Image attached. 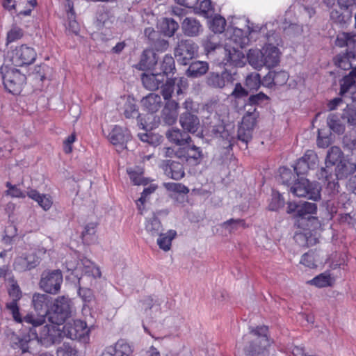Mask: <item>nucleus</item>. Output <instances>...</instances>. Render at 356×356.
I'll return each mask as SVG.
<instances>
[{
	"mask_svg": "<svg viewBox=\"0 0 356 356\" xmlns=\"http://www.w3.org/2000/svg\"><path fill=\"white\" fill-rule=\"evenodd\" d=\"M160 86L161 88V94L164 99L170 101L174 90L175 89V80L168 79L165 83L163 81Z\"/></svg>",
	"mask_w": 356,
	"mask_h": 356,
	"instance_id": "3c124183",
	"label": "nucleus"
},
{
	"mask_svg": "<svg viewBox=\"0 0 356 356\" xmlns=\"http://www.w3.org/2000/svg\"><path fill=\"white\" fill-rule=\"evenodd\" d=\"M202 45L205 51L209 54L220 47V39L219 35L211 33L202 40Z\"/></svg>",
	"mask_w": 356,
	"mask_h": 356,
	"instance_id": "79ce46f5",
	"label": "nucleus"
},
{
	"mask_svg": "<svg viewBox=\"0 0 356 356\" xmlns=\"http://www.w3.org/2000/svg\"><path fill=\"white\" fill-rule=\"evenodd\" d=\"M245 356H265L273 341L268 337V327L265 325L250 327L243 337Z\"/></svg>",
	"mask_w": 356,
	"mask_h": 356,
	"instance_id": "f257e3e1",
	"label": "nucleus"
},
{
	"mask_svg": "<svg viewBox=\"0 0 356 356\" xmlns=\"http://www.w3.org/2000/svg\"><path fill=\"white\" fill-rule=\"evenodd\" d=\"M149 44L154 50L161 52L166 51L169 47L168 41L162 38L161 35Z\"/></svg>",
	"mask_w": 356,
	"mask_h": 356,
	"instance_id": "69168bd1",
	"label": "nucleus"
},
{
	"mask_svg": "<svg viewBox=\"0 0 356 356\" xmlns=\"http://www.w3.org/2000/svg\"><path fill=\"white\" fill-rule=\"evenodd\" d=\"M58 356H77L76 349L71 344L64 343L57 349Z\"/></svg>",
	"mask_w": 356,
	"mask_h": 356,
	"instance_id": "13d9d810",
	"label": "nucleus"
},
{
	"mask_svg": "<svg viewBox=\"0 0 356 356\" xmlns=\"http://www.w3.org/2000/svg\"><path fill=\"white\" fill-rule=\"evenodd\" d=\"M209 132L211 136L216 138H221L223 143L222 147L227 149H231L235 142L234 130L230 124L225 125L219 123L210 127Z\"/></svg>",
	"mask_w": 356,
	"mask_h": 356,
	"instance_id": "9b49d317",
	"label": "nucleus"
},
{
	"mask_svg": "<svg viewBox=\"0 0 356 356\" xmlns=\"http://www.w3.org/2000/svg\"><path fill=\"white\" fill-rule=\"evenodd\" d=\"M268 76L274 85L279 86L284 84L289 77L288 74L284 71L270 72Z\"/></svg>",
	"mask_w": 356,
	"mask_h": 356,
	"instance_id": "4d7b16f0",
	"label": "nucleus"
},
{
	"mask_svg": "<svg viewBox=\"0 0 356 356\" xmlns=\"http://www.w3.org/2000/svg\"><path fill=\"white\" fill-rule=\"evenodd\" d=\"M158 59L156 54L152 49H145L143 51L140 62L136 65L139 70L145 71L152 69L156 63Z\"/></svg>",
	"mask_w": 356,
	"mask_h": 356,
	"instance_id": "cd10ccee",
	"label": "nucleus"
},
{
	"mask_svg": "<svg viewBox=\"0 0 356 356\" xmlns=\"http://www.w3.org/2000/svg\"><path fill=\"white\" fill-rule=\"evenodd\" d=\"M327 124L329 128L337 134H342L345 131V123L342 121L341 115L331 113L327 116Z\"/></svg>",
	"mask_w": 356,
	"mask_h": 356,
	"instance_id": "e433bc0d",
	"label": "nucleus"
},
{
	"mask_svg": "<svg viewBox=\"0 0 356 356\" xmlns=\"http://www.w3.org/2000/svg\"><path fill=\"white\" fill-rule=\"evenodd\" d=\"M179 26L173 19L164 18L162 22L161 29L165 35L172 37L178 30Z\"/></svg>",
	"mask_w": 356,
	"mask_h": 356,
	"instance_id": "a18cd8bd",
	"label": "nucleus"
},
{
	"mask_svg": "<svg viewBox=\"0 0 356 356\" xmlns=\"http://www.w3.org/2000/svg\"><path fill=\"white\" fill-rule=\"evenodd\" d=\"M341 118L344 123L356 127V109L346 106L341 114Z\"/></svg>",
	"mask_w": 356,
	"mask_h": 356,
	"instance_id": "603ef678",
	"label": "nucleus"
},
{
	"mask_svg": "<svg viewBox=\"0 0 356 356\" xmlns=\"http://www.w3.org/2000/svg\"><path fill=\"white\" fill-rule=\"evenodd\" d=\"M29 332L16 334L11 332L8 334L10 346L14 349H20L22 353L29 351V343L34 340L35 333H32L29 328Z\"/></svg>",
	"mask_w": 356,
	"mask_h": 356,
	"instance_id": "2eb2a0df",
	"label": "nucleus"
},
{
	"mask_svg": "<svg viewBox=\"0 0 356 356\" xmlns=\"http://www.w3.org/2000/svg\"><path fill=\"white\" fill-rule=\"evenodd\" d=\"M245 110L246 114L243 117L241 125L253 130L257 124V119L259 118V112L257 111L256 108H247Z\"/></svg>",
	"mask_w": 356,
	"mask_h": 356,
	"instance_id": "a19ab883",
	"label": "nucleus"
},
{
	"mask_svg": "<svg viewBox=\"0 0 356 356\" xmlns=\"http://www.w3.org/2000/svg\"><path fill=\"white\" fill-rule=\"evenodd\" d=\"M90 330L86 323L79 320H72L63 326V334L72 340L86 342L89 339Z\"/></svg>",
	"mask_w": 356,
	"mask_h": 356,
	"instance_id": "9d476101",
	"label": "nucleus"
},
{
	"mask_svg": "<svg viewBox=\"0 0 356 356\" xmlns=\"http://www.w3.org/2000/svg\"><path fill=\"white\" fill-rule=\"evenodd\" d=\"M355 78H356V67L340 81L339 95L341 96H344L347 93H350L352 96V92L356 91Z\"/></svg>",
	"mask_w": 356,
	"mask_h": 356,
	"instance_id": "c85d7f7f",
	"label": "nucleus"
},
{
	"mask_svg": "<svg viewBox=\"0 0 356 356\" xmlns=\"http://www.w3.org/2000/svg\"><path fill=\"white\" fill-rule=\"evenodd\" d=\"M334 61L338 67L343 70L350 69L353 70L355 68L353 66L356 62V47H355V49L346 50L345 53L337 55L334 58Z\"/></svg>",
	"mask_w": 356,
	"mask_h": 356,
	"instance_id": "aec40b11",
	"label": "nucleus"
},
{
	"mask_svg": "<svg viewBox=\"0 0 356 356\" xmlns=\"http://www.w3.org/2000/svg\"><path fill=\"white\" fill-rule=\"evenodd\" d=\"M26 195L29 197L37 202L44 211H47L51 207L53 202L49 195L40 194L37 191L33 189L27 191Z\"/></svg>",
	"mask_w": 356,
	"mask_h": 356,
	"instance_id": "473e14b6",
	"label": "nucleus"
},
{
	"mask_svg": "<svg viewBox=\"0 0 356 356\" xmlns=\"http://www.w3.org/2000/svg\"><path fill=\"white\" fill-rule=\"evenodd\" d=\"M40 258L35 254H24L15 259L13 268L16 271L25 272L35 268L40 264Z\"/></svg>",
	"mask_w": 356,
	"mask_h": 356,
	"instance_id": "f3484780",
	"label": "nucleus"
},
{
	"mask_svg": "<svg viewBox=\"0 0 356 356\" xmlns=\"http://www.w3.org/2000/svg\"><path fill=\"white\" fill-rule=\"evenodd\" d=\"M179 147L178 152L180 156V161L186 162L191 165H199L204 158V153L201 147L195 145Z\"/></svg>",
	"mask_w": 356,
	"mask_h": 356,
	"instance_id": "4468645a",
	"label": "nucleus"
},
{
	"mask_svg": "<svg viewBox=\"0 0 356 356\" xmlns=\"http://www.w3.org/2000/svg\"><path fill=\"white\" fill-rule=\"evenodd\" d=\"M35 58L36 52L33 48L22 45L13 51L11 61L15 66H24L33 63Z\"/></svg>",
	"mask_w": 356,
	"mask_h": 356,
	"instance_id": "ddd939ff",
	"label": "nucleus"
},
{
	"mask_svg": "<svg viewBox=\"0 0 356 356\" xmlns=\"http://www.w3.org/2000/svg\"><path fill=\"white\" fill-rule=\"evenodd\" d=\"M3 83L5 88L10 93H20L22 86L26 81V76L15 68L2 69Z\"/></svg>",
	"mask_w": 356,
	"mask_h": 356,
	"instance_id": "0eeeda50",
	"label": "nucleus"
},
{
	"mask_svg": "<svg viewBox=\"0 0 356 356\" xmlns=\"http://www.w3.org/2000/svg\"><path fill=\"white\" fill-rule=\"evenodd\" d=\"M305 163L308 164L310 169H314L317 167L318 159L317 154L313 150H307L302 156Z\"/></svg>",
	"mask_w": 356,
	"mask_h": 356,
	"instance_id": "680f3d73",
	"label": "nucleus"
},
{
	"mask_svg": "<svg viewBox=\"0 0 356 356\" xmlns=\"http://www.w3.org/2000/svg\"><path fill=\"white\" fill-rule=\"evenodd\" d=\"M249 91L243 88L241 83H236L234 89L232 92L230 97L236 101L243 100L245 102L248 99Z\"/></svg>",
	"mask_w": 356,
	"mask_h": 356,
	"instance_id": "6e6d98bb",
	"label": "nucleus"
},
{
	"mask_svg": "<svg viewBox=\"0 0 356 356\" xmlns=\"http://www.w3.org/2000/svg\"><path fill=\"white\" fill-rule=\"evenodd\" d=\"M145 231L152 236H158L163 231L162 225L158 218L153 214L147 218Z\"/></svg>",
	"mask_w": 356,
	"mask_h": 356,
	"instance_id": "4c0bfd02",
	"label": "nucleus"
},
{
	"mask_svg": "<svg viewBox=\"0 0 356 356\" xmlns=\"http://www.w3.org/2000/svg\"><path fill=\"white\" fill-rule=\"evenodd\" d=\"M108 140L121 149H125L127 143L131 139L128 129L120 126H115L108 136Z\"/></svg>",
	"mask_w": 356,
	"mask_h": 356,
	"instance_id": "6ab92c4d",
	"label": "nucleus"
},
{
	"mask_svg": "<svg viewBox=\"0 0 356 356\" xmlns=\"http://www.w3.org/2000/svg\"><path fill=\"white\" fill-rule=\"evenodd\" d=\"M245 222L242 219H229L225 222H224L222 225V227L226 229H228L229 232L233 229H236L239 227H244Z\"/></svg>",
	"mask_w": 356,
	"mask_h": 356,
	"instance_id": "338daca9",
	"label": "nucleus"
},
{
	"mask_svg": "<svg viewBox=\"0 0 356 356\" xmlns=\"http://www.w3.org/2000/svg\"><path fill=\"white\" fill-rule=\"evenodd\" d=\"M162 168L168 177L175 180L181 179L185 175L183 165L175 161H163Z\"/></svg>",
	"mask_w": 356,
	"mask_h": 356,
	"instance_id": "4be33fe9",
	"label": "nucleus"
},
{
	"mask_svg": "<svg viewBox=\"0 0 356 356\" xmlns=\"http://www.w3.org/2000/svg\"><path fill=\"white\" fill-rule=\"evenodd\" d=\"M343 155V154L339 147L333 146L330 147L327 151L325 159V168H321L318 174V179L328 181V185H330V179L332 177V171L330 170V168L337 163L341 162Z\"/></svg>",
	"mask_w": 356,
	"mask_h": 356,
	"instance_id": "f8f14e48",
	"label": "nucleus"
},
{
	"mask_svg": "<svg viewBox=\"0 0 356 356\" xmlns=\"http://www.w3.org/2000/svg\"><path fill=\"white\" fill-rule=\"evenodd\" d=\"M268 97L263 92H259L256 95H250L248 97V100L244 103V108H255L256 105H258L265 100H267Z\"/></svg>",
	"mask_w": 356,
	"mask_h": 356,
	"instance_id": "5fc2aeb1",
	"label": "nucleus"
},
{
	"mask_svg": "<svg viewBox=\"0 0 356 356\" xmlns=\"http://www.w3.org/2000/svg\"><path fill=\"white\" fill-rule=\"evenodd\" d=\"M107 348L115 356H129L133 352L131 345L124 339H120L113 346Z\"/></svg>",
	"mask_w": 356,
	"mask_h": 356,
	"instance_id": "72a5a7b5",
	"label": "nucleus"
},
{
	"mask_svg": "<svg viewBox=\"0 0 356 356\" xmlns=\"http://www.w3.org/2000/svg\"><path fill=\"white\" fill-rule=\"evenodd\" d=\"M295 196L305 197L308 199L317 200L320 199V187L315 182H310L308 179L301 178L298 179L290 188Z\"/></svg>",
	"mask_w": 356,
	"mask_h": 356,
	"instance_id": "6e6552de",
	"label": "nucleus"
},
{
	"mask_svg": "<svg viewBox=\"0 0 356 356\" xmlns=\"http://www.w3.org/2000/svg\"><path fill=\"white\" fill-rule=\"evenodd\" d=\"M177 232L175 230H168L166 233L161 232L158 236L157 244L159 247L164 251H168L170 249L172 241L175 238Z\"/></svg>",
	"mask_w": 356,
	"mask_h": 356,
	"instance_id": "ea45409f",
	"label": "nucleus"
},
{
	"mask_svg": "<svg viewBox=\"0 0 356 356\" xmlns=\"http://www.w3.org/2000/svg\"><path fill=\"white\" fill-rule=\"evenodd\" d=\"M261 86V78L258 73L253 72L245 79V86L250 91L257 90Z\"/></svg>",
	"mask_w": 356,
	"mask_h": 356,
	"instance_id": "864d4df0",
	"label": "nucleus"
},
{
	"mask_svg": "<svg viewBox=\"0 0 356 356\" xmlns=\"http://www.w3.org/2000/svg\"><path fill=\"white\" fill-rule=\"evenodd\" d=\"M179 123L181 127L188 133L194 134L200 127V120L194 112H184L181 114Z\"/></svg>",
	"mask_w": 356,
	"mask_h": 356,
	"instance_id": "b1692460",
	"label": "nucleus"
},
{
	"mask_svg": "<svg viewBox=\"0 0 356 356\" xmlns=\"http://www.w3.org/2000/svg\"><path fill=\"white\" fill-rule=\"evenodd\" d=\"M280 177L283 184L290 186L298 180L292 171L287 168H283L280 172Z\"/></svg>",
	"mask_w": 356,
	"mask_h": 356,
	"instance_id": "052dcab7",
	"label": "nucleus"
},
{
	"mask_svg": "<svg viewBox=\"0 0 356 356\" xmlns=\"http://www.w3.org/2000/svg\"><path fill=\"white\" fill-rule=\"evenodd\" d=\"M248 60L255 69L260 70L266 66L262 49H250L248 54Z\"/></svg>",
	"mask_w": 356,
	"mask_h": 356,
	"instance_id": "c9c22d12",
	"label": "nucleus"
},
{
	"mask_svg": "<svg viewBox=\"0 0 356 356\" xmlns=\"http://www.w3.org/2000/svg\"><path fill=\"white\" fill-rule=\"evenodd\" d=\"M183 33L188 37L198 36L203 31V27L199 20L195 17H186L181 23Z\"/></svg>",
	"mask_w": 356,
	"mask_h": 356,
	"instance_id": "393cba45",
	"label": "nucleus"
},
{
	"mask_svg": "<svg viewBox=\"0 0 356 356\" xmlns=\"http://www.w3.org/2000/svg\"><path fill=\"white\" fill-rule=\"evenodd\" d=\"M198 45L191 39H181L174 49V55L179 64L186 65L197 54Z\"/></svg>",
	"mask_w": 356,
	"mask_h": 356,
	"instance_id": "423d86ee",
	"label": "nucleus"
},
{
	"mask_svg": "<svg viewBox=\"0 0 356 356\" xmlns=\"http://www.w3.org/2000/svg\"><path fill=\"white\" fill-rule=\"evenodd\" d=\"M63 275L60 270H44L41 274L40 287L46 293L56 294L60 289Z\"/></svg>",
	"mask_w": 356,
	"mask_h": 356,
	"instance_id": "1a4fd4ad",
	"label": "nucleus"
},
{
	"mask_svg": "<svg viewBox=\"0 0 356 356\" xmlns=\"http://www.w3.org/2000/svg\"><path fill=\"white\" fill-rule=\"evenodd\" d=\"M229 41L235 44V47L243 48L249 44L250 38L246 31L238 28H234Z\"/></svg>",
	"mask_w": 356,
	"mask_h": 356,
	"instance_id": "2f4dec72",
	"label": "nucleus"
},
{
	"mask_svg": "<svg viewBox=\"0 0 356 356\" xmlns=\"http://www.w3.org/2000/svg\"><path fill=\"white\" fill-rule=\"evenodd\" d=\"M52 298L44 293H35L32 297V304L34 309L38 312V316L28 314L24 317L25 323H35L42 325L45 322V318H49L50 306L52 303Z\"/></svg>",
	"mask_w": 356,
	"mask_h": 356,
	"instance_id": "f03ea898",
	"label": "nucleus"
},
{
	"mask_svg": "<svg viewBox=\"0 0 356 356\" xmlns=\"http://www.w3.org/2000/svg\"><path fill=\"white\" fill-rule=\"evenodd\" d=\"M141 104L147 111L153 113L161 108V97L159 95L150 93L142 99Z\"/></svg>",
	"mask_w": 356,
	"mask_h": 356,
	"instance_id": "c756f323",
	"label": "nucleus"
},
{
	"mask_svg": "<svg viewBox=\"0 0 356 356\" xmlns=\"http://www.w3.org/2000/svg\"><path fill=\"white\" fill-rule=\"evenodd\" d=\"M268 43L261 49L265 65L268 68L273 67L280 62V51L275 45H279L281 39L275 31L266 34Z\"/></svg>",
	"mask_w": 356,
	"mask_h": 356,
	"instance_id": "39448f33",
	"label": "nucleus"
},
{
	"mask_svg": "<svg viewBox=\"0 0 356 356\" xmlns=\"http://www.w3.org/2000/svg\"><path fill=\"white\" fill-rule=\"evenodd\" d=\"M208 70V63L197 60L190 63V65L186 70V75L189 77L197 78L206 74Z\"/></svg>",
	"mask_w": 356,
	"mask_h": 356,
	"instance_id": "7c9ffc66",
	"label": "nucleus"
},
{
	"mask_svg": "<svg viewBox=\"0 0 356 356\" xmlns=\"http://www.w3.org/2000/svg\"><path fill=\"white\" fill-rule=\"evenodd\" d=\"M124 115L127 118H139L140 115L134 99H127L124 105Z\"/></svg>",
	"mask_w": 356,
	"mask_h": 356,
	"instance_id": "de8ad7c7",
	"label": "nucleus"
},
{
	"mask_svg": "<svg viewBox=\"0 0 356 356\" xmlns=\"http://www.w3.org/2000/svg\"><path fill=\"white\" fill-rule=\"evenodd\" d=\"M165 76L161 73H143L141 74V81L143 86L149 90H156L159 89L161 83L165 81Z\"/></svg>",
	"mask_w": 356,
	"mask_h": 356,
	"instance_id": "a878e982",
	"label": "nucleus"
},
{
	"mask_svg": "<svg viewBox=\"0 0 356 356\" xmlns=\"http://www.w3.org/2000/svg\"><path fill=\"white\" fill-rule=\"evenodd\" d=\"M238 48L233 47L229 49H224L225 64L229 63L237 67H241L245 64L244 54Z\"/></svg>",
	"mask_w": 356,
	"mask_h": 356,
	"instance_id": "bb28decb",
	"label": "nucleus"
},
{
	"mask_svg": "<svg viewBox=\"0 0 356 356\" xmlns=\"http://www.w3.org/2000/svg\"><path fill=\"white\" fill-rule=\"evenodd\" d=\"M31 325L30 331L35 333L34 340L41 345L49 347L56 343H59L62 338V331L58 325H46L41 327L42 325H35V323H27Z\"/></svg>",
	"mask_w": 356,
	"mask_h": 356,
	"instance_id": "7ed1b4c3",
	"label": "nucleus"
},
{
	"mask_svg": "<svg viewBox=\"0 0 356 356\" xmlns=\"http://www.w3.org/2000/svg\"><path fill=\"white\" fill-rule=\"evenodd\" d=\"M336 45L339 47H347L346 50L355 49L356 48V35L342 32L337 35Z\"/></svg>",
	"mask_w": 356,
	"mask_h": 356,
	"instance_id": "f704fd0d",
	"label": "nucleus"
},
{
	"mask_svg": "<svg viewBox=\"0 0 356 356\" xmlns=\"http://www.w3.org/2000/svg\"><path fill=\"white\" fill-rule=\"evenodd\" d=\"M29 332L16 334L11 332L8 334L10 346L14 349H20L22 353L29 351V343L34 340L35 333H32L29 328Z\"/></svg>",
	"mask_w": 356,
	"mask_h": 356,
	"instance_id": "dca6fc26",
	"label": "nucleus"
},
{
	"mask_svg": "<svg viewBox=\"0 0 356 356\" xmlns=\"http://www.w3.org/2000/svg\"><path fill=\"white\" fill-rule=\"evenodd\" d=\"M165 136L168 140L175 144L177 146H184L189 144L191 141V138L186 131L181 130L178 128H171L165 133Z\"/></svg>",
	"mask_w": 356,
	"mask_h": 356,
	"instance_id": "5701e85b",
	"label": "nucleus"
},
{
	"mask_svg": "<svg viewBox=\"0 0 356 356\" xmlns=\"http://www.w3.org/2000/svg\"><path fill=\"white\" fill-rule=\"evenodd\" d=\"M82 264L83 265V269L86 268H92L91 270H87L86 271V274L88 276H92L93 277H101V271L99 268L96 266L90 260L84 259L82 261Z\"/></svg>",
	"mask_w": 356,
	"mask_h": 356,
	"instance_id": "e2e57ef3",
	"label": "nucleus"
},
{
	"mask_svg": "<svg viewBox=\"0 0 356 356\" xmlns=\"http://www.w3.org/2000/svg\"><path fill=\"white\" fill-rule=\"evenodd\" d=\"M160 69L162 71L161 73L163 74L165 77L168 74L173 73L175 70L174 58L170 54L165 55L161 63Z\"/></svg>",
	"mask_w": 356,
	"mask_h": 356,
	"instance_id": "49530a36",
	"label": "nucleus"
},
{
	"mask_svg": "<svg viewBox=\"0 0 356 356\" xmlns=\"http://www.w3.org/2000/svg\"><path fill=\"white\" fill-rule=\"evenodd\" d=\"M236 73H232L227 70L221 73L210 72L207 77V83L209 86L216 88H222L235 80Z\"/></svg>",
	"mask_w": 356,
	"mask_h": 356,
	"instance_id": "a211bd4d",
	"label": "nucleus"
},
{
	"mask_svg": "<svg viewBox=\"0 0 356 356\" xmlns=\"http://www.w3.org/2000/svg\"><path fill=\"white\" fill-rule=\"evenodd\" d=\"M6 308L10 312L14 320L17 323H25L20 316L17 302L10 301L6 303Z\"/></svg>",
	"mask_w": 356,
	"mask_h": 356,
	"instance_id": "0e129e2a",
	"label": "nucleus"
},
{
	"mask_svg": "<svg viewBox=\"0 0 356 356\" xmlns=\"http://www.w3.org/2000/svg\"><path fill=\"white\" fill-rule=\"evenodd\" d=\"M317 206L316 203L302 202H300L298 216L302 218H310V216L316 213Z\"/></svg>",
	"mask_w": 356,
	"mask_h": 356,
	"instance_id": "37998d69",
	"label": "nucleus"
},
{
	"mask_svg": "<svg viewBox=\"0 0 356 356\" xmlns=\"http://www.w3.org/2000/svg\"><path fill=\"white\" fill-rule=\"evenodd\" d=\"M8 294L12 299L11 301L18 302L21 299L22 296V291L17 282H13L10 285L8 289Z\"/></svg>",
	"mask_w": 356,
	"mask_h": 356,
	"instance_id": "774afa93",
	"label": "nucleus"
},
{
	"mask_svg": "<svg viewBox=\"0 0 356 356\" xmlns=\"http://www.w3.org/2000/svg\"><path fill=\"white\" fill-rule=\"evenodd\" d=\"M127 172L129 175L130 179L134 185L146 186L149 182L147 179L143 177V172L139 168L137 170L129 168L127 169Z\"/></svg>",
	"mask_w": 356,
	"mask_h": 356,
	"instance_id": "09e8293b",
	"label": "nucleus"
},
{
	"mask_svg": "<svg viewBox=\"0 0 356 356\" xmlns=\"http://www.w3.org/2000/svg\"><path fill=\"white\" fill-rule=\"evenodd\" d=\"M179 104L175 100L168 101L161 112V121L165 125H172L177 120Z\"/></svg>",
	"mask_w": 356,
	"mask_h": 356,
	"instance_id": "412c9836",
	"label": "nucleus"
},
{
	"mask_svg": "<svg viewBox=\"0 0 356 356\" xmlns=\"http://www.w3.org/2000/svg\"><path fill=\"white\" fill-rule=\"evenodd\" d=\"M226 20L220 15H216L210 22L209 28L213 33H221L225 31Z\"/></svg>",
	"mask_w": 356,
	"mask_h": 356,
	"instance_id": "8fccbe9b",
	"label": "nucleus"
},
{
	"mask_svg": "<svg viewBox=\"0 0 356 356\" xmlns=\"http://www.w3.org/2000/svg\"><path fill=\"white\" fill-rule=\"evenodd\" d=\"M355 171L356 164L355 162L347 161L342 163L341 161L336 168L335 175L337 179H343L349 175L353 174Z\"/></svg>",
	"mask_w": 356,
	"mask_h": 356,
	"instance_id": "58836bf2",
	"label": "nucleus"
},
{
	"mask_svg": "<svg viewBox=\"0 0 356 356\" xmlns=\"http://www.w3.org/2000/svg\"><path fill=\"white\" fill-rule=\"evenodd\" d=\"M252 129L247 128L241 124L238 129V139L247 145L252 138Z\"/></svg>",
	"mask_w": 356,
	"mask_h": 356,
	"instance_id": "bf43d9fd",
	"label": "nucleus"
},
{
	"mask_svg": "<svg viewBox=\"0 0 356 356\" xmlns=\"http://www.w3.org/2000/svg\"><path fill=\"white\" fill-rule=\"evenodd\" d=\"M333 279L327 272L323 273L309 282V284L318 287H326L331 286Z\"/></svg>",
	"mask_w": 356,
	"mask_h": 356,
	"instance_id": "c03bdc74",
	"label": "nucleus"
},
{
	"mask_svg": "<svg viewBox=\"0 0 356 356\" xmlns=\"http://www.w3.org/2000/svg\"><path fill=\"white\" fill-rule=\"evenodd\" d=\"M72 313V301L68 296H61L52 301L49 321L58 325L63 324Z\"/></svg>",
	"mask_w": 356,
	"mask_h": 356,
	"instance_id": "20e7f679",
	"label": "nucleus"
}]
</instances>
